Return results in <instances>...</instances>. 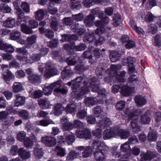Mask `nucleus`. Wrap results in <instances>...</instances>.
Returning a JSON list of instances; mask_svg holds the SVG:
<instances>
[{"mask_svg": "<svg viewBox=\"0 0 161 161\" xmlns=\"http://www.w3.org/2000/svg\"><path fill=\"white\" fill-rule=\"evenodd\" d=\"M16 99L14 101V106L15 107H19L24 104L25 98V97L21 96L19 94L15 96Z\"/></svg>", "mask_w": 161, "mask_h": 161, "instance_id": "obj_20", "label": "nucleus"}, {"mask_svg": "<svg viewBox=\"0 0 161 161\" xmlns=\"http://www.w3.org/2000/svg\"><path fill=\"white\" fill-rule=\"evenodd\" d=\"M138 79L137 78L136 76L134 75H130L129 78V82L127 84L128 85L132 86V85L131 83L135 85L138 82Z\"/></svg>", "mask_w": 161, "mask_h": 161, "instance_id": "obj_47", "label": "nucleus"}, {"mask_svg": "<svg viewBox=\"0 0 161 161\" xmlns=\"http://www.w3.org/2000/svg\"><path fill=\"white\" fill-rule=\"evenodd\" d=\"M97 125L99 128L93 131V135L97 138V139H100L102 136L101 131L102 130L112 125V122L110 120L107 118H104L100 120L99 122L97 123Z\"/></svg>", "mask_w": 161, "mask_h": 161, "instance_id": "obj_3", "label": "nucleus"}, {"mask_svg": "<svg viewBox=\"0 0 161 161\" xmlns=\"http://www.w3.org/2000/svg\"><path fill=\"white\" fill-rule=\"evenodd\" d=\"M54 88V94L58 96L60 93V80H59L48 86H45L43 88V92L45 95L48 96L52 92L53 89Z\"/></svg>", "mask_w": 161, "mask_h": 161, "instance_id": "obj_4", "label": "nucleus"}, {"mask_svg": "<svg viewBox=\"0 0 161 161\" xmlns=\"http://www.w3.org/2000/svg\"><path fill=\"white\" fill-rule=\"evenodd\" d=\"M94 113L96 117H99L102 118V116H105L106 114L105 111H104L103 109L99 106H97L94 109Z\"/></svg>", "mask_w": 161, "mask_h": 161, "instance_id": "obj_29", "label": "nucleus"}, {"mask_svg": "<svg viewBox=\"0 0 161 161\" xmlns=\"http://www.w3.org/2000/svg\"><path fill=\"white\" fill-rule=\"evenodd\" d=\"M115 107L117 110H122L125 107V102L120 101L117 103Z\"/></svg>", "mask_w": 161, "mask_h": 161, "instance_id": "obj_64", "label": "nucleus"}, {"mask_svg": "<svg viewBox=\"0 0 161 161\" xmlns=\"http://www.w3.org/2000/svg\"><path fill=\"white\" fill-rule=\"evenodd\" d=\"M92 145L93 148L96 150L108 151L109 149V147L101 141L100 139L94 140Z\"/></svg>", "mask_w": 161, "mask_h": 161, "instance_id": "obj_6", "label": "nucleus"}, {"mask_svg": "<svg viewBox=\"0 0 161 161\" xmlns=\"http://www.w3.org/2000/svg\"><path fill=\"white\" fill-rule=\"evenodd\" d=\"M41 141L46 146L50 147L54 146L56 143L55 139L51 136L43 137L42 138Z\"/></svg>", "mask_w": 161, "mask_h": 161, "instance_id": "obj_9", "label": "nucleus"}, {"mask_svg": "<svg viewBox=\"0 0 161 161\" xmlns=\"http://www.w3.org/2000/svg\"><path fill=\"white\" fill-rule=\"evenodd\" d=\"M43 95V93L41 91L36 90L31 93L30 96L32 98H37L42 97Z\"/></svg>", "mask_w": 161, "mask_h": 161, "instance_id": "obj_53", "label": "nucleus"}, {"mask_svg": "<svg viewBox=\"0 0 161 161\" xmlns=\"http://www.w3.org/2000/svg\"><path fill=\"white\" fill-rule=\"evenodd\" d=\"M135 101L137 105L140 107L145 105L147 103V100L146 98L141 95L136 96Z\"/></svg>", "mask_w": 161, "mask_h": 161, "instance_id": "obj_16", "label": "nucleus"}, {"mask_svg": "<svg viewBox=\"0 0 161 161\" xmlns=\"http://www.w3.org/2000/svg\"><path fill=\"white\" fill-rule=\"evenodd\" d=\"M76 106L74 104L67 105L65 108L61 106V109L63 108L65 111L68 113H73L76 111Z\"/></svg>", "mask_w": 161, "mask_h": 161, "instance_id": "obj_38", "label": "nucleus"}, {"mask_svg": "<svg viewBox=\"0 0 161 161\" xmlns=\"http://www.w3.org/2000/svg\"><path fill=\"white\" fill-rule=\"evenodd\" d=\"M83 41L87 43H90L96 40V36L94 33L92 31L89 32L83 38Z\"/></svg>", "mask_w": 161, "mask_h": 161, "instance_id": "obj_24", "label": "nucleus"}, {"mask_svg": "<svg viewBox=\"0 0 161 161\" xmlns=\"http://www.w3.org/2000/svg\"><path fill=\"white\" fill-rule=\"evenodd\" d=\"M156 155V153L149 151H147L146 153L141 152L139 158H138V161H146L151 160Z\"/></svg>", "mask_w": 161, "mask_h": 161, "instance_id": "obj_7", "label": "nucleus"}, {"mask_svg": "<svg viewBox=\"0 0 161 161\" xmlns=\"http://www.w3.org/2000/svg\"><path fill=\"white\" fill-rule=\"evenodd\" d=\"M78 25L76 24L72 26V29L74 32H76L78 35H81L84 33L86 31L82 28H78Z\"/></svg>", "mask_w": 161, "mask_h": 161, "instance_id": "obj_44", "label": "nucleus"}, {"mask_svg": "<svg viewBox=\"0 0 161 161\" xmlns=\"http://www.w3.org/2000/svg\"><path fill=\"white\" fill-rule=\"evenodd\" d=\"M61 123H63L62 129L65 130H72L74 128L73 124L67 120L66 118L64 120L61 119Z\"/></svg>", "mask_w": 161, "mask_h": 161, "instance_id": "obj_18", "label": "nucleus"}, {"mask_svg": "<svg viewBox=\"0 0 161 161\" xmlns=\"http://www.w3.org/2000/svg\"><path fill=\"white\" fill-rule=\"evenodd\" d=\"M120 66L119 65H112L110 67V69L107 70V72L112 76H116L117 74V71L120 69Z\"/></svg>", "mask_w": 161, "mask_h": 161, "instance_id": "obj_25", "label": "nucleus"}, {"mask_svg": "<svg viewBox=\"0 0 161 161\" xmlns=\"http://www.w3.org/2000/svg\"><path fill=\"white\" fill-rule=\"evenodd\" d=\"M15 18L10 17L3 22V25L8 28H12L15 25Z\"/></svg>", "mask_w": 161, "mask_h": 161, "instance_id": "obj_27", "label": "nucleus"}, {"mask_svg": "<svg viewBox=\"0 0 161 161\" xmlns=\"http://www.w3.org/2000/svg\"><path fill=\"white\" fill-rule=\"evenodd\" d=\"M20 36L21 34L19 31L14 30L10 33V38L12 40H15L19 39Z\"/></svg>", "mask_w": 161, "mask_h": 161, "instance_id": "obj_43", "label": "nucleus"}, {"mask_svg": "<svg viewBox=\"0 0 161 161\" xmlns=\"http://www.w3.org/2000/svg\"><path fill=\"white\" fill-rule=\"evenodd\" d=\"M21 7L25 12L29 13L30 12V5L28 3L23 2L21 5Z\"/></svg>", "mask_w": 161, "mask_h": 161, "instance_id": "obj_58", "label": "nucleus"}, {"mask_svg": "<svg viewBox=\"0 0 161 161\" xmlns=\"http://www.w3.org/2000/svg\"><path fill=\"white\" fill-rule=\"evenodd\" d=\"M19 155L23 159H27L31 156L30 152L25 150L23 148H20L18 150Z\"/></svg>", "mask_w": 161, "mask_h": 161, "instance_id": "obj_26", "label": "nucleus"}, {"mask_svg": "<svg viewBox=\"0 0 161 161\" xmlns=\"http://www.w3.org/2000/svg\"><path fill=\"white\" fill-rule=\"evenodd\" d=\"M35 18L38 20H42L43 19L45 15V13L42 9H40L35 12Z\"/></svg>", "mask_w": 161, "mask_h": 161, "instance_id": "obj_41", "label": "nucleus"}, {"mask_svg": "<svg viewBox=\"0 0 161 161\" xmlns=\"http://www.w3.org/2000/svg\"><path fill=\"white\" fill-rule=\"evenodd\" d=\"M34 154L36 159L41 158L43 155L42 148L39 145L35 147L34 148Z\"/></svg>", "mask_w": 161, "mask_h": 161, "instance_id": "obj_23", "label": "nucleus"}, {"mask_svg": "<svg viewBox=\"0 0 161 161\" xmlns=\"http://www.w3.org/2000/svg\"><path fill=\"white\" fill-rule=\"evenodd\" d=\"M79 57L77 56L74 57L71 56L69 57L66 59V62L69 65H75L77 63V60L78 59Z\"/></svg>", "mask_w": 161, "mask_h": 161, "instance_id": "obj_40", "label": "nucleus"}, {"mask_svg": "<svg viewBox=\"0 0 161 161\" xmlns=\"http://www.w3.org/2000/svg\"><path fill=\"white\" fill-rule=\"evenodd\" d=\"M92 14L94 15H98L99 18L101 19L104 15L103 12L100 11L98 8H95L91 10Z\"/></svg>", "mask_w": 161, "mask_h": 161, "instance_id": "obj_54", "label": "nucleus"}, {"mask_svg": "<svg viewBox=\"0 0 161 161\" xmlns=\"http://www.w3.org/2000/svg\"><path fill=\"white\" fill-rule=\"evenodd\" d=\"M26 55H23V56L17 55L16 56V59L21 62L25 64H30L31 63L30 59H28Z\"/></svg>", "mask_w": 161, "mask_h": 161, "instance_id": "obj_36", "label": "nucleus"}, {"mask_svg": "<svg viewBox=\"0 0 161 161\" xmlns=\"http://www.w3.org/2000/svg\"><path fill=\"white\" fill-rule=\"evenodd\" d=\"M25 146L27 148H31L33 145V142L29 138H26L24 141Z\"/></svg>", "mask_w": 161, "mask_h": 161, "instance_id": "obj_57", "label": "nucleus"}, {"mask_svg": "<svg viewBox=\"0 0 161 161\" xmlns=\"http://www.w3.org/2000/svg\"><path fill=\"white\" fill-rule=\"evenodd\" d=\"M50 26L54 31H57L58 25L57 20L55 17H52L50 23Z\"/></svg>", "mask_w": 161, "mask_h": 161, "instance_id": "obj_48", "label": "nucleus"}, {"mask_svg": "<svg viewBox=\"0 0 161 161\" xmlns=\"http://www.w3.org/2000/svg\"><path fill=\"white\" fill-rule=\"evenodd\" d=\"M124 53L123 51L122 52L116 51H113L110 55V58L111 61L112 62H114L117 61L119 59L121 55Z\"/></svg>", "mask_w": 161, "mask_h": 161, "instance_id": "obj_14", "label": "nucleus"}, {"mask_svg": "<svg viewBox=\"0 0 161 161\" xmlns=\"http://www.w3.org/2000/svg\"><path fill=\"white\" fill-rule=\"evenodd\" d=\"M97 102L96 98L92 97H86L84 100V102L86 106H90L95 104Z\"/></svg>", "mask_w": 161, "mask_h": 161, "instance_id": "obj_31", "label": "nucleus"}, {"mask_svg": "<svg viewBox=\"0 0 161 161\" xmlns=\"http://www.w3.org/2000/svg\"><path fill=\"white\" fill-rule=\"evenodd\" d=\"M48 6V11L51 14H53L56 13L57 11L56 8L52 6L54 3H59V0H49Z\"/></svg>", "mask_w": 161, "mask_h": 161, "instance_id": "obj_19", "label": "nucleus"}, {"mask_svg": "<svg viewBox=\"0 0 161 161\" xmlns=\"http://www.w3.org/2000/svg\"><path fill=\"white\" fill-rule=\"evenodd\" d=\"M73 125L74 127L78 128H81L85 126V124L80 120L76 119L74 120Z\"/></svg>", "mask_w": 161, "mask_h": 161, "instance_id": "obj_61", "label": "nucleus"}, {"mask_svg": "<svg viewBox=\"0 0 161 161\" xmlns=\"http://www.w3.org/2000/svg\"><path fill=\"white\" fill-rule=\"evenodd\" d=\"M84 86L81 87L80 93L77 94L76 97L79 99L85 95L90 92L89 86L90 85L92 91L94 92H97L101 88L100 82L99 80L95 77H93L91 79V83L89 84L86 81H83Z\"/></svg>", "mask_w": 161, "mask_h": 161, "instance_id": "obj_1", "label": "nucleus"}, {"mask_svg": "<svg viewBox=\"0 0 161 161\" xmlns=\"http://www.w3.org/2000/svg\"><path fill=\"white\" fill-rule=\"evenodd\" d=\"M36 124L38 125L43 126H47L50 124H53L54 122L51 120L43 119L38 121L36 122Z\"/></svg>", "mask_w": 161, "mask_h": 161, "instance_id": "obj_42", "label": "nucleus"}, {"mask_svg": "<svg viewBox=\"0 0 161 161\" xmlns=\"http://www.w3.org/2000/svg\"><path fill=\"white\" fill-rule=\"evenodd\" d=\"M26 133L25 132L22 131L18 132L17 134L16 138L20 142H22L26 138Z\"/></svg>", "mask_w": 161, "mask_h": 161, "instance_id": "obj_55", "label": "nucleus"}, {"mask_svg": "<svg viewBox=\"0 0 161 161\" xmlns=\"http://www.w3.org/2000/svg\"><path fill=\"white\" fill-rule=\"evenodd\" d=\"M121 23L120 15L118 14H114L113 19V25L116 27L118 26Z\"/></svg>", "mask_w": 161, "mask_h": 161, "instance_id": "obj_33", "label": "nucleus"}, {"mask_svg": "<svg viewBox=\"0 0 161 161\" xmlns=\"http://www.w3.org/2000/svg\"><path fill=\"white\" fill-rule=\"evenodd\" d=\"M36 39L37 36L35 35L28 36L26 40L27 44L25 47L30 49L32 47L33 45L36 43Z\"/></svg>", "mask_w": 161, "mask_h": 161, "instance_id": "obj_12", "label": "nucleus"}, {"mask_svg": "<svg viewBox=\"0 0 161 161\" xmlns=\"http://www.w3.org/2000/svg\"><path fill=\"white\" fill-rule=\"evenodd\" d=\"M94 154L95 159L97 161H104L105 154L107 151L103 150H96Z\"/></svg>", "mask_w": 161, "mask_h": 161, "instance_id": "obj_17", "label": "nucleus"}, {"mask_svg": "<svg viewBox=\"0 0 161 161\" xmlns=\"http://www.w3.org/2000/svg\"><path fill=\"white\" fill-rule=\"evenodd\" d=\"M143 109H138L130 112L128 115L129 120H132L130 122L131 127L133 132H138L140 130L138 123V116L142 113Z\"/></svg>", "mask_w": 161, "mask_h": 161, "instance_id": "obj_2", "label": "nucleus"}, {"mask_svg": "<svg viewBox=\"0 0 161 161\" xmlns=\"http://www.w3.org/2000/svg\"><path fill=\"white\" fill-rule=\"evenodd\" d=\"M86 48V47L84 43H80L78 46H74L73 50L74 51H81L85 50Z\"/></svg>", "mask_w": 161, "mask_h": 161, "instance_id": "obj_56", "label": "nucleus"}, {"mask_svg": "<svg viewBox=\"0 0 161 161\" xmlns=\"http://www.w3.org/2000/svg\"><path fill=\"white\" fill-rule=\"evenodd\" d=\"M3 77L6 81H8L13 77V75L9 70H7V71L3 72Z\"/></svg>", "mask_w": 161, "mask_h": 161, "instance_id": "obj_37", "label": "nucleus"}, {"mask_svg": "<svg viewBox=\"0 0 161 161\" xmlns=\"http://www.w3.org/2000/svg\"><path fill=\"white\" fill-rule=\"evenodd\" d=\"M115 130L116 128H110L108 129L104 132L103 137L104 139H109L116 136Z\"/></svg>", "mask_w": 161, "mask_h": 161, "instance_id": "obj_11", "label": "nucleus"}, {"mask_svg": "<svg viewBox=\"0 0 161 161\" xmlns=\"http://www.w3.org/2000/svg\"><path fill=\"white\" fill-rule=\"evenodd\" d=\"M131 92V88L128 86L120 84V92L125 96H128Z\"/></svg>", "mask_w": 161, "mask_h": 161, "instance_id": "obj_28", "label": "nucleus"}, {"mask_svg": "<svg viewBox=\"0 0 161 161\" xmlns=\"http://www.w3.org/2000/svg\"><path fill=\"white\" fill-rule=\"evenodd\" d=\"M92 151L93 150L91 147L86 146L82 153V156L84 158H87L92 154Z\"/></svg>", "mask_w": 161, "mask_h": 161, "instance_id": "obj_32", "label": "nucleus"}, {"mask_svg": "<svg viewBox=\"0 0 161 161\" xmlns=\"http://www.w3.org/2000/svg\"><path fill=\"white\" fill-rule=\"evenodd\" d=\"M116 136H119L122 139H125L129 136L130 133L126 129H122L119 128L115 130Z\"/></svg>", "mask_w": 161, "mask_h": 161, "instance_id": "obj_10", "label": "nucleus"}, {"mask_svg": "<svg viewBox=\"0 0 161 161\" xmlns=\"http://www.w3.org/2000/svg\"><path fill=\"white\" fill-rule=\"evenodd\" d=\"M38 104L42 109L50 108H51V105L47 99H40L38 100Z\"/></svg>", "mask_w": 161, "mask_h": 161, "instance_id": "obj_15", "label": "nucleus"}, {"mask_svg": "<svg viewBox=\"0 0 161 161\" xmlns=\"http://www.w3.org/2000/svg\"><path fill=\"white\" fill-rule=\"evenodd\" d=\"M151 119V115L149 112L147 111L143 115H142L140 120L142 124L146 125L148 124Z\"/></svg>", "mask_w": 161, "mask_h": 161, "instance_id": "obj_13", "label": "nucleus"}, {"mask_svg": "<svg viewBox=\"0 0 161 161\" xmlns=\"http://www.w3.org/2000/svg\"><path fill=\"white\" fill-rule=\"evenodd\" d=\"M39 30L41 33H44L46 36L48 38H52L54 36L53 32L50 29H46L45 30L44 28L42 26L39 28Z\"/></svg>", "mask_w": 161, "mask_h": 161, "instance_id": "obj_21", "label": "nucleus"}, {"mask_svg": "<svg viewBox=\"0 0 161 161\" xmlns=\"http://www.w3.org/2000/svg\"><path fill=\"white\" fill-rule=\"evenodd\" d=\"M44 71V76L46 79L50 77L58 74L57 70L53 68L51 64L49 63L46 64V68Z\"/></svg>", "mask_w": 161, "mask_h": 161, "instance_id": "obj_5", "label": "nucleus"}, {"mask_svg": "<svg viewBox=\"0 0 161 161\" xmlns=\"http://www.w3.org/2000/svg\"><path fill=\"white\" fill-rule=\"evenodd\" d=\"M125 71H123L120 72L119 74H117L115 76V78L118 81L123 82L125 81Z\"/></svg>", "mask_w": 161, "mask_h": 161, "instance_id": "obj_49", "label": "nucleus"}, {"mask_svg": "<svg viewBox=\"0 0 161 161\" xmlns=\"http://www.w3.org/2000/svg\"><path fill=\"white\" fill-rule=\"evenodd\" d=\"M28 77L29 82L33 84L39 82L40 79V76L34 73L31 75L28 76Z\"/></svg>", "mask_w": 161, "mask_h": 161, "instance_id": "obj_34", "label": "nucleus"}, {"mask_svg": "<svg viewBox=\"0 0 161 161\" xmlns=\"http://www.w3.org/2000/svg\"><path fill=\"white\" fill-rule=\"evenodd\" d=\"M87 115L86 112L84 110H80L77 114V116L78 118L80 119H84Z\"/></svg>", "mask_w": 161, "mask_h": 161, "instance_id": "obj_60", "label": "nucleus"}, {"mask_svg": "<svg viewBox=\"0 0 161 161\" xmlns=\"http://www.w3.org/2000/svg\"><path fill=\"white\" fill-rule=\"evenodd\" d=\"M12 90L14 92H18L23 90L22 84L19 82H15L12 86Z\"/></svg>", "mask_w": 161, "mask_h": 161, "instance_id": "obj_35", "label": "nucleus"}, {"mask_svg": "<svg viewBox=\"0 0 161 161\" xmlns=\"http://www.w3.org/2000/svg\"><path fill=\"white\" fill-rule=\"evenodd\" d=\"M130 149L128 142L122 144L120 146V151L121 152L128 153Z\"/></svg>", "mask_w": 161, "mask_h": 161, "instance_id": "obj_52", "label": "nucleus"}, {"mask_svg": "<svg viewBox=\"0 0 161 161\" xmlns=\"http://www.w3.org/2000/svg\"><path fill=\"white\" fill-rule=\"evenodd\" d=\"M94 49V47L92 46L90 47L87 51L84 52L83 54V57L86 58L90 59L92 58V51Z\"/></svg>", "mask_w": 161, "mask_h": 161, "instance_id": "obj_46", "label": "nucleus"}, {"mask_svg": "<svg viewBox=\"0 0 161 161\" xmlns=\"http://www.w3.org/2000/svg\"><path fill=\"white\" fill-rule=\"evenodd\" d=\"M83 78L81 76L77 77L75 80H72L71 82H68L67 83L69 86L72 85V89L73 91L75 93L76 90L82 84V81Z\"/></svg>", "mask_w": 161, "mask_h": 161, "instance_id": "obj_8", "label": "nucleus"}, {"mask_svg": "<svg viewBox=\"0 0 161 161\" xmlns=\"http://www.w3.org/2000/svg\"><path fill=\"white\" fill-rule=\"evenodd\" d=\"M0 55L3 57V60L10 61L14 59L13 55L11 54L8 53H1Z\"/></svg>", "mask_w": 161, "mask_h": 161, "instance_id": "obj_62", "label": "nucleus"}, {"mask_svg": "<svg viewBox=\"0 0 161 161\" xmlns=\"http://www.w3.org/2000/svg\"><path fill=\"white\" fill-rule=\"evenodd\" d=\"M21 31L24 33L27 34H30L33 33V31L28 26L25 24H22L20 26Z\"/></svg>", "mask_w": 161, "mask_h": 161, "instance_id": "obj_45", "label": "nucleus"}, {"mask_svg": "<svg viewBox=\"0 0 161 161\" xmlns=\"http://www.w3.org/2000/svg\"><path fill=\"white\" fill-rule=\"evenodd\" d=\"M0 9L3 13H8L10 12L11 9L8 6L4 4H1L0 6Z\"/></svg>", "mask_w": 161, "mask_h": 161, "instance_id": "obj_59", "label": "nucleus"}, {"mask_svg": "<svg viewBox=\"0 0 161 161\" xmlns=\"http://www.w3.org/2000/svg\"><path fill=\"white\" fill-rule=\"evenodd\" d=\"M148 140L150 142H155L157 138V134L155 131L149 132L148 136Z\"/></svg>", "mask_w": 161, "mask_h": 161, "instance_id": "obj_39", "label": "nucleus"}, {"mask_svg": "<svg viewBox=\"0 0 161 161\" xmlns=\"http://www.w3.org/2000/svg\"><path fill=\"white\" fill-rule=\"evenodd\" d=\"M75 140L74 136H73L70 135L67 136H61V144L66 143L68 144H71L74 142Z\"/></svg>", "mask_w": 161, "mask_h": 161, "instance_id": "obj_22", "label": "nucleus"}, {"mask_svg": "<svg viewBox=\"0 0 161 161\" xmlns=\"http://www.w3.org/2000/svg\"><path fill=\"white\" fill-rule=\"evenodd\" d=\"M19 115L25 119H27L29 118V113L25 110H21L18 112Z\"/></svg>", "mask_w": 161, "mask_h": 161, "instance_id": "obj_51", "label": "nucleus"}, {"mask_svg": "<svg viewBox=\"0 0 161 161\" xmlns=\"http://www.w3.org/2000/svg\"><path fill=\"white\" fill-rule=\"evenodd\" d=\"M94 20V16L92 15L89 14L85 17L84 22L86 26L90 27L92 25Z\"/></svg>", "mask_w": 161, "mask_h": 161, "instance_id": "obj_30", "label": "nucleus"}, {"mask_svg": "<svg viewBox=\"0 0 161 161\" xmlns=\"http://www.w3.org/2000/svg\"><path fill=\"white\" fill-rule=\"evenodd\" d=\"M41 55L39 53L33 54L30 57V61L31 62L30 64L39 60L41 58Z\"/></svg>", "mask_w": 161, "mask_h": 161, "instance_id": "obj_50", "label": "nucleus"}, {"mask_svg": "<svg viewBox=\"0 0 161 161\" xmlns=\"http://www.w3.org/2000/svg\"><path fill=\"white\" fill-rule=\"evenodd\" d=\"M154 18V17L153 15L150 12L147 13L145 16V20L147 22H152Z\"/></svg>", "mask_w": 161, "mask_h": 161, "instance_id": "obj_63", "label": "nucleus"}]
</instances>
